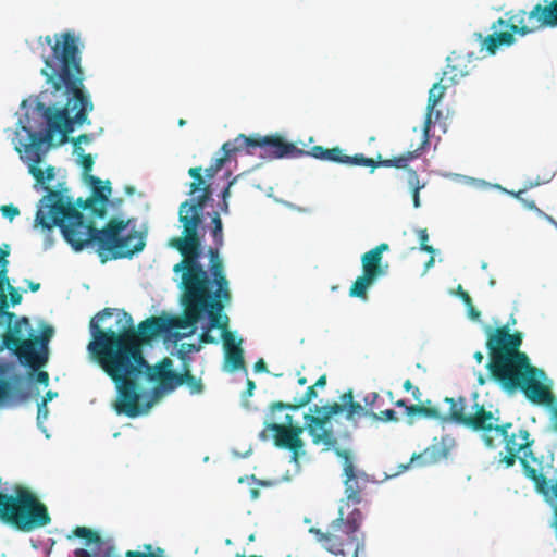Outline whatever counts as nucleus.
Wrapping results in <instances>:
<instances>
[{
	"label": "nucleus",
	"instance_id": "nucleus-21",
	"mask_svg": "<svg viewBox=\"0 0 557 557\" xmlns=\"http://www.w3.org/2000/svg\"><path fill=\"white\" fill-rule=\"evenodd\" d=\"M537 373L539 370L533 367L518 388L524 393L530 401L549 406L554 401V396L547 386L537 381ZM540 373L543 374V371H540Z\"/></svg>",
	"mask_w": 557,
	"mask_h": 557
},
{
	"label": "nucleus",
	"instance_id": "nucleus-19",
	"mask_svg": "<svg viewBox=\"0 0 557 557\" xmlns=\"http://www.w3.org/2000/svg\"><path fill=\"white\" fill-rule=\"evenodd\" d=\"M302 156H310L314 159L334 163L371 168V173L375 170L374 159L368 158L362 153L347 156L339 147L325 148L323 146H313L309 151L304 150Z\"/></svg>",
	"mask_w": 557,
	"mask_h": 557
},
{
	"label": "nucleus",
	"instance_id": "nucleus-39",
	"mask_svg": "<svg viewBox=\"0 0 557 557\" xmlns=\"http://www.w3.org/2000/svg\"><path fill=\"white\" fill-rule=\"evenodd\" d=\"M418 238H419V242H420V249L422 251H425V252H429V253H433L435 251L432 246L428 245L429 234H428V230L426 228H421V230L418 231Z\"/></svg>",
	"mask_w": 557,
	"mask_h": 557
},
{
	"label": "nucleus",
	"instance_id": "nucleus-23",
	"mask_svg": "<svg viewBox=\"0 0 557 557\" xmlns=\"http://www.w3.org/2000/svg\"><path fill=\"white\" fill-rule=\"evenodd\" d=\"M449 454V448L443 440L434 438L432 444L428 446L422 453L413 454L410 458V465L418 467H425L440 462L446 459Z\"/></svg>",
	"mask_w": 557,
	"mask_h": 557
},
{
	"label": "nucleus",
	"instance_id": "nucleus-1",
	"mask_svg": "<svg viewBox=\"0 0 557 557\" xmlns=\"http://www.w3.org/2000/svg\"><path fill=\"white\" fill-rule=\"evenodd\" d=\"M44 41L50 46V52L44 55L45 66L41 74L52 89L55 101L52 106L42 102L36 104V111L45 119V132L28 129L27 144L16 147L21 160L28 166V173L37 184L45 185L55 177V169L48 165L45 170L40 163L53 146L54 134L60 133L59 144L67 141L74 124H83L94 109L89 94L85 90V75L82 67L79 38L72 30L47 35Z\"/></svg>",
	"mask_w": 557,
	"mask_h": 557
},
{
	"label": "nucleus",
	"instance_id": "nucleus-62",
	"mask_svg": "<svg viewBox=\"0 0 557 557\" xmlns=\"http://www.w3.org/2000/svg\"><path fill=\"white\" fill-rule=\"evenodd\" d=\"M403 387L406 392H411L414 388L410 380H406L403 384Z\"/></svg>",
	"mask_w": 557,
	"mask_h": 557
},
{
	"label": "nucleus",
	"instance_id": "nucleus-57",
	"mask_svg": "<svg viewBox=\"0 0 557 557\" xmlns=\"http://www.w3.org/2000/svg\"><path fill=\"white\" fill-rule=\"evenodd\" d=\"M255 388H256L255 382L252 380L248 379L247 380V391H246L247 396H252Z\"/></svg>",
	"mask_w": 557,
	"mask_h": 557
},
{
	"label": "nucleus",
	"instance_id": "nucleus-12",
	"mask_svg": "<svg viewBox=\"0 0 557 557\" xmlns=\"http://www.w3.org/2000/svg\"><path fill=\"white\" fill-rule=\"evenodd\" d=\"M29 330V320L26 317L17 319L3 336V344L14 351L21 362L38 369L47 362L48 356L46 352H38V339L24 338Z\"/></svg>",
	"mask_w": 557,
	"mask_h": 557
},
{
	"label": "nucleus",
	"instance_id": "nucleus-43",
	"mask_svg": "<svg viewBox=\"0 0 557 557\" xmlns=\"http://www.w3.org/2000/svg\"><path fill=\"white\" fill-rule=\"evenodd\" d=\"M91 136L88 134H82L77 138L73 139L74 152L81 153L84 152V149L81 147V143H90Z\"/></svg>",
	"mask_w": 557,
	"mask_h": 557
},
{
	"label": "nucleus",
	"instance_id": "nucleus-56",
	"mask_svg": "<svg viewBox=\"0 0 557 557\" xmlns=\"http://www.w3.org/2000/svg\"><path fill=\"white\" fill-rule=\"evenodd\" d=\"M219 208H220L221 212H223L224 214H228L230 213L228 200L222 199V201L219 203Z\"/></svg>",
	"mask_w": 557,
	"mask_h": 557
},
{
	"label": "nucleus",
	"instance_id": "nucleus-45",
	"mask_svg": "<svg viewBox=\"0 0 557 557\" xmlns=\"http://www.w3.org/2000/svg\"><path fill=\"white\" fill-rule=\"evenodd\" d=\"M507 455L502 459V462L506 465V467H512L516 463V460L518 458V454L516 451L506 450Z\"/></svg>",
	"mask_w": 557,
	"mask_h": 557
},
{
	"label": "nucleus",
	"instance_id": "nucleus-24",
	"mask_svg": "<svg viewBox=\"0 0 557 557\" xmlns=\"http://www.w3.org/2000/svg\"><path fill=\"white\" fill-rule=\"evenodd\" d=\"M388 244L382 243L363 253L361 257L362 273L374 280L383 276L386 271L382 265V253L388 250Z\"/></svg>",
	"mask_w": 557,
	"mask_h": 557
},
{
	"label": "nucleus",
	"instance_id": "nucleus-29",
	"mask_svg": "<svg viewBox=\"0 0 557 557\" xmlns=\"http://www.w3.org/2000/svg\"><path fill=\"white\" fill-rule=\"evenodd\" d=\"M222 156L214 159L212 164L205 170V174L208 178H213L215 174L230 161L236 153L240 152L235 138L224 143L221 147Z\"/></svg>",
	"mask_w": 557,
	"mask_h": 557
},
{
	"label": "nucleus",
	"instance_id": "nucleus-64",
	"mask_svg": "<svg viewBox=\"0 0 557 557\" xmlns=\"http://www.w3.org/2000/svg\"><path fill=\"white\" fill-rule=\"evenodd\" d=\"M249 494L251 499H257L260 495V491L258 488H250Z\"/></svg>",
	"mask_w": 557,
	"mask_h": 557
},
{
	"label": "nucleus",
	"instance_id": "nucleus-42",
	"mask_svg": "<svg viewBox=\"0 0 557 557\" xmlns=\"http://www.w3.org/2000/svg\"><path fill=\"white\" fill-rule=\"evenodd\" d=\"M408 185L412 189L418 188L422 189L424 184H420L419 176L414 170H408Z\"/></svg>",
	"mask_w": 557,
	"mask_h": 557
},
{
	"label": "nucleus",
	"instance_id": "nucleus-4",
	"mask_svg": "<svg viewBox=\"0 0 557 557\" xmlns=\"http://www.w3.org/2000/svg\"><path fill=\"white\" fill-rule=\"evenodd\" d=\"M114 309L104 308L99 311L89 322L91 341L89 342L88 351H100L112 355L121 359L151 367L143 355V346L149 344L152 339L168 334L165 314L152 315L141 321L137 329L134 327V321L129 313L121 311L116 323L122 324L116 330L111 326L103 327L101 323L112 318Z\"/></svg>",
	"mask_w": 557,
	"mask_h": 557
},
{
	"label": "nucleus",
	"instance_id": "nucleus-33",
	"mask_svg": "<svg viewBox=\"0 0 557 557\" xmlns=\"http://www.w3.org/2000/svg\"><path fill=\"white\" fill-rule=\"evenodd\" d=\"M510 28V32H499L488 35L484 39V46L490 54H495L496 50L500 46H510L515 42V34Z\"/></svg>",
	"mask_w": 557,
	"mask_h": 557
},
{
	"label": "nucleus",
	"instance_id": "nucleus-13",
	"mask_svg": "<svg viewBox=\"0 0 557 557\" xmlns=\"http://www.w3.org/2000/svg\"><path fill=\"white\" fill-rule=\"evenodd\" d=\"M544 2V5H534L530 12L518 10L507 13L509 27L520 35H527L544 27L557 26V0Z\"/></svg>",
	"mask_w": 557,
	"mask_h": 557
},
{
	"label": "nucleus",
	"instance_id": "nucleus-28",
	"mask_svg": "<svg viewBox=\"0 0 557 557\" xmlns=\"http://www.w3.org/2000/svg\"><path fill=\"white\" fill-rule=\"evenodd\" d=\"M73 533L76 537L85 540L87 545L95 544L96 557H102L109 547H116L111 541L102 540L98 532L86 527H76Z\"/></svg>",
	"mask_w": 557,
	"mask_h": 557
},
{
	"label": "nucleus",
	"instance_id": "nucleus-31",
	"mask_svg": "<svg viewBox=\"0 0 557 557\" xmlns=\"http://www.w3.org/2000/svg\"><path fill=\"white\" fill-rule=\"evenodd\" d=\"M9 251L3 250L0 248V292H3L4 286H9L10 288V301L13 306H16L21 304L22 301V295L18 293L17 289L12 287L10 285L9 278H8V260Z\"/></svg>",
	"mask_w": 557,
	"mask_h": 557
},
{
	"label": "nucleus",
	"instance_id": "nucleus-37",
	"mask_svg": "<svg viewBox=\"0 0 557 557\" xmlns=\"http://www.w3.org/2000/svg\"><path fill=\"white\" fill-rule=\"evenodd\" d=\"M53 335V329L49 325L45 326L40 336H34L32 339H38V346L42 348L41 352L47 354V344Z\"/></svg>",
	"mask_w": 557,
	"mask_h": 557
},
{
	"label": "nucleus",
	"instance_id": "nucleus-36",
	"mask_svg": "<svg viewBox=\"0 0 557 557\" xmlns=\"http://www.w3.org/2000/svg\"><path fill=\"white\" fill-rule=\"evenodd\" d=\"M370 418L374 421H382V422H397L398 418L396 412L393 409H386L380 411V413H375L373 411L370 412Z\"/></svg>",
	"mask_w": 557,
	"mask_h": 557
},
{
	"label": "nucleus",
	"instance_id": "nucleus-22",
	"mask_svg": "<svg viewBox=\"0 0 557 557\" xmlns=\"http://www.w3.org/2000/svg\"><path fill=\"white\" fill-rule=\"evenodd\" d=\"M430 143V133H426L423 128L421 129V140L420 144L413 148V145H410V150L400 154L399 157H394L392 159L381 160V154L377 156V161L374 160L375 169L379 166L385 168H396V169H407L409 162L418 159L426 146Z\"/></svg>",
	"mask_w": 557,
	"mask_h": 557
},
{
	"label": "nucleus",
	"instance_id": "nucleus-52",
	"mask_svg": "<svg viewBox=\"0 0 557 557\" xmlns=\"http://www.w3.org/2000/svg\"><path fill=\"white\" fill-rule=\"evenodd\" d=\"M550 423L553 430L557 432V405L552 409Z\"/></svg>",
	"mask_w": 557,
	"mask_h": 557
},
{
	"label": "nucleus",
	"instance_id": "nucleus-34",
	"mask_svg": "<svg viewBox=\"0 0 557 557\" xmlns=\"http://www.w3.org/2000/svg\"><path fill=\"white\" fill-rule=\"evenodd\" d=\"M406 416L408 417V423L412 424L417 416H422L430 419H442L440 410L435 407H426L423 405H410L406 407Z\"/></svg>",
	"mask_w": 557,
	"mask_h": 557
},
{
	"label": "nucleus",
	"instance_id": "nucleus-30",
	"mask_svg": "<svg viewBox=\"0 0 557 557\" xmlns=\"http://www.w3.org/2000/svg\"><path fill=\"white\" fill-rule=\"evenodd\" d=\"M315 397H317L315 387L313 385H311L307 388L306 393L300 398L295 399L294 404L275 401L270 407V419L271 420L277 419L275 417L277 410H285V409L297 410V409L308 405Z\"/></svg>",
	"mask_w": 557,
	"mask_h": 557
},
{
	"label": "nucleus",
	"instance_id": "nucleus-41",
	"mask_svg": "<svg viewBox=\"0 0 557 557\" xmlns=\"http://www.w3.org/2000/svg\"><path fill=\"white\" fill-rule=\"evenodd\" d=\"M0 211H1L2 215L4 218L9 219L10 221H12L17 215H20V210L14 205H3V206H1Z\"/></svg>",
	"mask_w": 557,
	"mask_h": 557
},
{
	"label": "nucleus",
	"instance_id": "nucleus-53",
	"mask_svg": "<svg viewBox=\"0 0 557 557\" xmlns=\"http://www.w3.org/2000/svg\"><path fill=\"white\" fill-rule=\"evenodd\" d=\"M253 369L256 372H263V371H267V364L264 362L263 359H259L255 366H253Z\"/></svg>",
	"mask_w": 557,
	"mask_h": 557
},
{
	"label": "nucleus",
	"instance_id": "nucleus-38",
	"mask_svg": "<svg viewBox=\"0 0 557 557\" xmlns=\"http://www.w3.org/2000/svg\"><path fill=\"white\" fill-rule=\"evenodd\" d=\"M13 383L8 379H0V404L11 396Z\"/></svg>",
	"mask_w": 557,
	"mask_h": 557
},
{
	"label": "nucleus",
	"instance_id": "nucleus-35",
	"mask_svg": "<svg viewBox=\"0 0 557 557\" xmlns=\"http://www.w3.org/2000/svg\"><path fill=\"white\" fill-rule=\"evenodd\" d=\"M375 281L376 280L362 273L351 285L349 296L366 299L369 287L372 286Z\"/></svg>",
	"mask_w": 557,
	"mask_h": 557
},
{
	"label": "nucleus",
	"instance_id": "nucleus-55",
	"mask_svg": "<svg viewBox=\"0 0 557 557\" xmlns=\"http://www.w3.org/2000/svg\"><path fill=\"white\" fill-rule=\"evenodd\" d=\"M420 190L421 189H418V188L412 189V200H413V206L416 208L420 207V196H419Z\"/></svg>",
	"mask_w": 557,
	"mask_h": 557
},
{
	"label": "nucleus",
	"instance_id": "nucleus-48",
	"mask_svg": "<svg viewBox=\"0 0 557 557\" xmlns=\"http://www.w3.org/2000/svg\"><path fill=\"white\" fill-rule=\"evenodd\" d=\"M95 552H97V547H95L92 549V553L88 552L87 549H84V548H77L74 550V556L75 557H96L95 556Z\"/></svg>",
	"mask_w": 557,
	"mask_h": 557
},
{
	"label": "nucleus",
	"instance_id": "nucleus-25",
	"mask_svg": "<svg viewBox=\"0 0 557 557\" xmlns=\"http://www.w3.org/2000/svg\"><path fill=\"white\" fill-rule=\"evenodd\" d=\"M450 85L448 82H442L441 79L440 82L435 83L429 90L426 114L422 127L426 133H430L431 126L433 124V115H435V119L441 116V111H435V107L442 100L446 89Z\"/></svg>",
	"mask_w": 557,
	"mask_h": 557
},
{
	"label": "nucleus",
	"instance_id": "nucleus-58",
	"mask_svg": "<svg viewBox=\"0 0 557 557\" xmlns=\"http://www.w3.org/2000/svg\"><path fill=\"white\" fill-rule=\"evenodd\" d=\"M326 385V375H321L313 384L314 387H324Z\"/></svg>",
	"mask_w": 557,
	"mask_h": 557
},
{
	"label": "nucleus",
	"instance_id": "nucleus-2",
	"mask_svg": "<svg viewBox=\"0 0 557 557\" xmlns=\"http://www.w3.org/2000/svg\"><path fill=\"white\" fill-rule=\"evenodd\" d=\"M47 199L45 212L41 208L36 213V223L42 228L51 231L59 226L65 240L75 251L83 250L86 246L97 244V253L102 263L110 259L131 258L140 252L145 246V234L132 230L126 235L122 233L127 228L129 221L112 218L101 230L92 222L87 223L82 212L64 200L58 190H49L41 200Z\"/></svg>",
	"mask_w": 557,
	"mask_h": 557
},
{
	"label": "nucleus",
	"instance_id": "nucleus-6",
	"mask_svg": "<svg viewBox=\"0 0 557 557\" xmlns=\"http://www.w3.org/2000/svg\"><path fill=\"white\" fill-rule=\"evenodd\" d=\"M0 521L22 532H30L50 523L48 509L35 493L15 485L13 493L0 492Z\"/></svg>",
	"mask_w": 557,
	"mask_h": 557
},
{
	"label": "nucleus",
	"instance_id": "nucleus-16",
	"mask_svg": "<svg viewBox=\"0 0 557 557\" xmlns=\"http://www.w3.org/2000/svg\"><path fill=\"white\" fill-rule=\"evenodd\" d=\"M335 454L343 460L345 505H358L362 502V493L369 483V476L355 468L352 455L348 449L336 448Z\"/></svg>",
	"mask_w": 557,
	"mask_h": 557
},
{
	"label": "nucleus",
	"instance_id": "nucleus-50",
	"mask_svg": "<svg viewBox=\"0 0 557 557\" xmlns=\"http://www.w3.org/2000/svg\"><path fill=\"white\" fill-rule=\"evenodd\" d=\"M458 290H459V295H460V298L462 299V301L465 302V305L468 307L472 304V299L470 297V295L465 292L461 286L458 287Z\"/></svg>",
	"mask_w": 557,
	"mask_h": 557
},
{
	"label": "nucleus",
	"instance_id": "nucleus-15",
	"mask_svg": "<svg viewBox=\"0 0 557 557\" xmlns=\"http://www.w3.org/2000/svg\"><path fill=\"white\" fill-rule=\"evenodd\" d=\"M79 157V163L83 168V172L86 181L92 187V197L83 200L79 198L77 205L83 210H91V212L98 218H104L107 210L104 203L108 201L111 195L110 182L107 181L106 185L102 186V181L99 177L90 175L92 170L94 159L91 154H85L84 152L77 153Z\"/></svg>",
	"mask_w": 557,
	"mask_h": 557
},
{
	"label": "nucleus",
	"instance_id": "nucleus-11",
	"mask_svg": "<svg viewBox=\"0 0 557 557\" xmlns=\"http://www.w3.org/2000/svg\"><path fill=\"white\" fill-rule=\"evenodd\" d=\"M239 151H245L247 154H256L267 159H281V158H297L302 156L304 150L298 148L295 144L286 141L280 135L261 136L255 134L246 136L239 134L235 137Z\"/></svg>",
	"mask_w": 557,
	"mask_h": 557
},
{
	"label": "nucleus",
	"instance_id": "nucleus-60",
	"mask_svg": "<svg viewBox=\"0 0 557 557\" xmlns=\"http://www.w3.org/2000/svg\"><path fill=\"white\" fill-rule=\"evenodd\" d=\"M540 218L542 219H545L546 221H548L549 223H552L553 225H555L557 227V222L548 214H546L544 211H543V214H537Z\"/></svg>",
	"mask_w": 557,
	"mask_h": 557
},
{
	"label": "nucleus",
	"instance_id": "nucleus-9",
	"mask_svg": "<svg viewBox=\"0 0 557 557\" xmlns=\"http://www.w3.org/2000/svg\"><path fill=\"white\" fill-rule=\"evenodd\" d=\"M201 172L202 169L200 166L188 170V174L193 178L189 186V195H195L198 191L199 194L180 205L178 221L182 223L184 236L173 238L187 239L193 235L197 242V249H201V238L198 234V228L202 224L205 207L213 194L211 185L205 183Z\"/></svg>",
	"mask_w": 557,
	"mask_h": 557
},
{
	"label": "nucleus",
	"instance_id": "nucleus-49",
	"mask_svg": "<svg viewBox=\"0 0 557 557\" xmlns=\"http://www.w3.org/2000/svg\"><path fill=\"white\" fill-rule=\"evenodd\" d=\"M468 308V315L472 319V320H479L480 317H481V312L474 308L473 304H471L470 306L467 307Z\"/></svg>",
	"mask_w": 557,
	"mask_h": 557
},
{
	"label": "nucleus",
	"instance_id": "nucleus-44",
	"mask_svg": "<svg viewBox=\"0 0 557 557\" xmlns=\"http://www.w3.org/2000/svg\"><path fill=\"white\" fill-rule=\"evenodd\" d=\"M213 327L210 326V324L203 330V332L199 335L200 343L203 344H215L216 339L210 334V331Z\"/></svg>",
	"mask_w": 557,
	"mask_h": 557
},
{
	"label": "nucleus",
	"instance_id": "nucleus-8",
	"mask_svg": "<svg viewBox=\"0 0 557 557\" xmlns=\"http://www.w3.org/2000/svg\"><path fill=\"white\" fill-rule=\"evenodd\" d=\"M341 403H333L324 406L314 405L311 408L313 414H306L305 421L309 434L314 444H323L326 447H334L337 444L332 430L326 429L330 419L338 413L346 412L348 421L356 420V417H370V412L360 403L354 400L352 391L349 389L341 395Z\"/></svg>",
	"mask_w": 557,
	"mask_h": 557
},
{
	"label": "nucleus",
	"instance_id": "nucleus-46",
	"mask_svg": "<svg viewBox=\"0 0 557 557\" xmlns=\"http://www.w3.org/2000/svg\"><path fill=\"white\" fill-rule=\"evenodd\" d=\"M380 397V395L376 393V392H372L370 394H368L366 397H364V403H366V406H368L370 408L369 411H372L373 407H374V403L376 401V399Z\"/></svg>",
	"mask_w": 557,
	"mask_h": 557
},
{
	"label": "nucleus",
	"instance_id": "nucleus-32",
	"mask_svg": "<svg viewBox=\"0 0 557 557\" xmlns=\"http://www.w3.org/2000/svg\"><path fill=\"white\" fill-rule=\"evenodd\" d=\"M143 550H127L125 557H165L164 550L160 547L153 549L151 544H144ZM102 557H122L116 547L107 548Z\"/></svg>",
	"mask_w": 557,
	"mask_h": 557
},
{
	"label": "nucleus",
	"instance_id": "nucleus-5",
	"mask_svg": "<svg viewBox=\"0 0 557 557\" xmlns=\"http://www.w3.org/2000/svg\"><path fill=\"white\" fill-rule=\"evenodd\" d=\"M89 354L116 386L117 395L114 401V410L117 414L136 418L151 407L150 400L145 404L141 403L147 393L140 386L139 381L141 377L149 382L156 381L159 372L154 367H145L128 361L127 358L121 359L100 351H89Z\"/></svg>",
	"mask_w": 557,
	"mask_h": 557
},
{
	"label": "nucleus",
	"instance_id": "nucleus-26",
	"mask_svg": "<svg viewBox=\"0 0 557 557\" xmlns=\"http://www.w3.org/2000/svg\"><path fill=\"white\" fill-rule=\"evenodd\" d=\"M165 377L171 381L173 386L187 385L191 394H200L203 391V384L190 373L189 366L184 362L183 372L168 371Z\"/></svg>",
	"mask_w": 557,
	"mask_h": 557
},
{
	"label": "nucleus",
	"instance_id": "nucleus-10",
	"mask_svg": "<svg viewBox=\"0 0 557 557\" xmlns=\"http://www.w3.org/2000/svg\"><path fill=\"white\" fill-rule=\"evenodd\" d=\"M486 368L491 379L508 392L518 389L522 380L533 369L528 356L522 351L495 356V358L490 359Z\"/></svg>",
	"mask_w": 557,
	"mask_h": 557
},
{
	"label": "nucleus",
	"instance_id": "nucleus-17",
	"mask_svg": "<svg viewBox=\"0 0 557 557\" xmlns=\"http://www.w3.org/2000/svg\"><path fill=\"white\" fill-rule=\"evenodd\" d=\"M211 235L214 243V246L210 247L208 250V255L210 258V272L212 275L211 282H213L215 286H219L220 295H223L225 298H232L228 288V281L224 274L223 261L220 258L219 253L220 248H222L224 245L223 223L219 212H215L212 215Z\"/></svg>",
	"mask_w": 557,
	"mask_h": 557
},
{
	"label": "nucleus",
	"instance_id": "nucleus-3",
	"mask_svg": "<svg viewBox=\"0 0 557 557\" xmlns=\"http://www.w3.org/2000/svg\"><path fill=\"white\" fill-rule=\"evenodd\" d=\"M170 246L183 256V260L174 265L173 271L182 272L184 311L182 317L165 314L168 333L174 329L184 330L195 326L203 313L208 314L211 327L225 329L228 318L222 317L221 312L231 298L220 295L219 286L214 292L211 290L214 283L199 262L201 249H197L195 237L190 235L187 239H171Z\"/></svg>",
	"mask_w": 557,
	"mask_h": 557
},
{
	"label": "nucleus",
	"instance_id": "nucleus-61",
	"mask_svg": "<svg viewBox=\"0 0 557 557\" xmlns=\"http://www.w3.org/2000/svg\"><path fill=\"white\" fill-rule=\"evenodd\" d=\"M540 218L542 219H545L546 221H548L549 223H552L553 225H555L557 227V222L548 214H546L544 211H543V214H537Z\"/></svg>",
	"mask_w": 557,
	"mask_h": 557
},
{
	"label": "nucleus",
	"instance_id": "nucleus-63",
	"mask_svg": "<svg viewBox=\"0 0 557 557\" xmlns=\"http://www.w3.org/2000/svg\"><path fill=\"white\" fill-rule=\"evenodd\" d=\"M411 394L416 400H420L422 395L420 388L417 386H414V388L411 391Z\"/></svg>",
	"mask_w": 557,
	"mask_h": 557
},
{
	"label": "nucleus",
	"instance_id": "nucleus-14",
	"mask_svg": "<svg viewBox=\"0 0 557 557\" xmlns=\"http://www.w3.org/2000/svg\"><path fill=\"white\" fill-rule=\"evenodd\" d=\"M264 424L265 428L261 431L260 437L267 440V432H273L275 446L290 450L292 461L297 462L304 447V442L300 438L304 428L293 425V417L288 413L284 416L282 423L265 422Z\"/></svg>",
	"mask_w": 557,
	"mask_h": 557
},
{
	"label": "nucleus",
	"instance_id": "nucleus-40",
	"mask_svg": "<svg viewBox=\"0 0 557 557\" xmlns=\"http://www.w3.org/2000/svg\"><path fill=\"white\" fill-rule=\"evenodd\" d=\"M524 190H519L518 193H511L518 200H520L525 208L534 211L536 214H543V211L535 205L533 200H527L521 197Z\"/></svg>",
	"mask_w": 557,
	"mask_h": 557
},
{
	"label": "nucleus",
	"instance_id": "nucleus-18",
	"mask_svg": "<svg viewBox=\"0 0 557 557\" xmlns=\"http://www.w3.org/2000/svg\"><path fill=\"white\" fill-rule=\"evenodd\" d=\"M521 344L522 334L520 332L510 333L508 325L497 327L488 333L486 341L490 359L495 358V356L520 352Z\"/></svg>",
	"mask_w": 557,
	"mask_h": 557
},
{
	"label": "nucleus",
	"instance_id": "nucleus-20",
	"mask_svg": "<svg viewBox=\"0 0 557 557\" xmlns=\"http://www.w3.org/2000/svg\"><path fill=\"white\" fill-rule=\"evenodd\" d=\"M442 82H448L449 85H457L474 67L472 54L469 53L465 54L454 51L447 57Z\"/></svg>",
	"mask_w": 557,
	"mask_h": 557
},
{
	"label": "nucleus",
	"instance_id": "nucleus-59",
	"mask_svg": "<svg viewBox=\"0 0 557 557\" xmlns=\"http://www.w3.org/2000/svg\"><path fill=\"white\" fill-rule=\"evenodd\" d=\"M58 394L55 392L48 391L41 401H45V404L47 405V403L52 400Z\"/></svg>",
	"mask_w": 557,
	"mask_h": 557
},
{
	"label": "nucleus",
	"instance_id": "nucleus-7",
	"mask_svg": "<svg viewBox=\"0 0 557 557\" xmlns=\"http://www.w3.org/2000/svg\"><path fill=\"white\" fill-rule=\"evenodd\" d=\"M344 509L342 505L338 517L330 523L326 531L312 527L309 533L325 550L336 557H358L359 552L363 549V542L358 537L362 513L358 508H354L345 515Z\"/></svg>",
	"mask_w": 557,
	"mask_h": 557
},
{
	"label": "nucleus",
	"instance_id": "nucleus-51",
	"mask_svg": "<svg viewBox=\"0 0 557 557\" xmlns=\"http://www.w3.org/2000/svg\"><path fill=\"white\" fill-rule=\"evenodd\" d=\"M36 380L40 384L48 385V383H49V374L47 372H45V371H39L37 373Z\"/></svg>",
	"mask_w": 557,
	"mask_h": 557
},
{
	"label": "nucleus",
	"instance_id": "nucleus-47",
	"mask_svg": "<svg viewBox=\"0 0 557 557\" xmlns=\"http://www.w3.org/2000/svg\"><path fill=\"white\" fill-rule=\"evenodd\" d=\"M48 416V408L45 401L38 404L37 419L38 421L46 419Z\"/></svg>",
	"mask_w": 557,
	"mask_h": 557
},
{
	"label": "nucleus",
	"instance_id": "nucleus-27",
	"mask_svg": "<svg viewBox=\"0 0 557 557\" xmlns=\"http://www.w3.org/2000/svg\"><path fill=\"white\" fill-rule=\"evenodd\" d=\"M227 326L223 330V341L225 347V359L230 364L231 371H236L239 369H245L244 354L243 349L234 344V337L232 333L227 330Z\"/></svg>",
	"mask_w": 557,
	"mask_h": 557
},
{
	"label": "nucleus",
	"instance_id": "nucleus-54",
	"mask_svg": "<svg viewBox=\"0 0 557 557\" xmlns=\"http://www.w3.org/2000/svg\"><path fill=\"white\" fill-rule=\"evenodd\" d=\"M235 181H236V178H233L231 182H228L227 186L222 191V199L228 200V197L231 195V187Z\"/></svg>",
	"mask_w": 557,
	"mask_h": 557
}]
</instances>
